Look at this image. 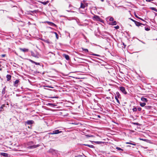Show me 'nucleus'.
I'll return each mask as SVG.
<instances>
[{
  "label": "nucleus",
  "mask_w": 157,
  "mask_h": 157,
  "mask_svg": "<svg viewBox=\"0 0 157 157\" xmlns=\"http://www.w3.org/2000/svg\"><path fill=\"white\" fill-rule=\"evenodd\" d=\"M11 76L9 75H7L6 76V77L7 78V81H9L10 79L11 78Z\"/></svg>",
  "instance_id": "16"
},
{
  "label": "nucleus",
  "mask_w": 157,
  "mask_h": 157,
  "mask_svg": "<svg viewBox=\"0 0 157 157\" xmlns=\"http://www.w3.org/2000/svg\"><path fill=\"white\" fill-rule=\"evenodd\" d=\"M29 61H30L32 63H34L36 65H40V63L36 62L35 61H33V60H32L31 59H29Z\"/></svg>",
  "instance_id": "10"
},
{
  "label": "nucleus",
  "mask_w": 157,
  "mask_h": 157,
  "mask_svg": "<svg viewBox=\"0 0 157 157\" xmlns=\"http://www.w3.org/2000/svg\"><path fill=\"white\" fill-rule=\"evenodd\" d=\"M90 53H91L90 54L89 53V54H90V55L94 56V53L92 52H90Z\"/></svg>",
  "instance_id": "41"
},
{
  "label": "nucleus",
  "mask_w": 157,
  "mask_h": 157,
  "mask_svg": "<svg viewBox=\"0 0 157 157\" xmlns=\"http://www.w3.org/2000/svg\"><path fill=\"white\" fill-rule=\"evenodd\" d=\"M120 90L124 94H126L127 93L125 91V88L123 86L119 87Z\"/></svg>",
  "instance_id": "3"
},
{
  "label": "nucleus",
  "mask_w": 157,
  "mask_h": 157,
  "mask_svg": "<svg viewBox=\"0 0 157 157\" xmlns=\"http://www.w3.org/2000/svg\"><path fill=\"white\" fill-rule=\"evenodd\" d=\"M129 19H130L131 21H132L134 22V23L135 22V21H136L134 20L133 19H132V18H129Z\"/></svg>",
  "instance_id": "38"
},
{
  "label": "nucleus",
  "mask_w": 157,
  "mask_h": 157,
  "mask_svg": "<svg viewBox=\"0 0 157 157\" xmlns=\"http://www.w3.org/2000/svg\"><path fill=\"white\" fill-rule=\"evenodd\" d=\"M115 97H116L117 98H121V95L119 92H116V94H115Z\"/></svg>",
  "instance_id": "7"
},
{
  "label": "nucleus",
  "mask_w": 157,
  "mask_h": 157,
  "mask_svg": "<svg viewBox=\"0 0 157 157\" xmlns=\"http://www.w3.org/2000/svg\"><path fill=\"white\" fill-rule=\"evenodd\" d=\"M101 1L102 2H103L104 1V0H101Z\"/></svg>",
  "instance_id": "51"
},
{
  "label": "nucleus",
  "mask_w": 157,
  "mask_h": 157,
  "mask_svg": "<svg viewBox=\"0 0 157 157\" xmlns=\"http://www.w3.org/2000/svg\"><path fill=\"white\" fill-rule=\"evenodd\" d=\"M135 17H137V18H139L140 19V18H139V17H138L137 15H135ZM140 19H141V18H140Z\"/></svg>",
  "instance_id": "45"
},
{
  "label": "nucleus",
  "mask_w": 157,
  "mask_h": 157,
  "mask_svg": "<svg viewBox=\"0 0 157 157\" xmlns=\"http://www.w3.org/2000/svg\"><path fill=\"white\" fill-rule=\"evenodd\" d=\"M134 124V125H139L140 124L138 123H133Z\"/></svg>",
  "instance_id": "36"
},
{
  "label": "nucleus",
  "mask_w": 157,
  "mask_h": 157,
  "mask_svg": "<svg viewBox=\"0 0 157 157\" xmlns=\"http://www.w3.org/2000/svg\"><path fill=\"white\" fill-rule=\"evenodd\" d=\"M141 108L140 107H138L137 109L139 111H140L141 110Z\"/></svg>",
  "instance_id": "35"
},
{
  "label": "nucleus",
  "mask_w": 157,
  "mask_h": 157,
  "mask_svg": "<svg viewBox=\"0 0 157 157\" xmlns=\"http://www.w3.org/2000/svg\"><path fill=\"white\" fill-rule=\"evenodd\" d=\"M150 8L151 10H154L156 12H157V9H156L155 8L151 7Z\"/></svg>",
  "instance_id": "23"
},
{
  "label": "nucleus",
  "mask_w": 157,
  "mask_h": 157,
  "mask_svg": "<svg viewBox=\"0 0 157 157\" xmlns=\"http://www.w3.org/2000/svg\"><path fill=\"white\" fill-rule=\"evenodd\" d=\"M95 143L98 144H101L102 143H103L102 142L100 141H95Z\"/></svg>",
  "instance_id": "28"
},
{
  "label": "nucleus",
  "mask_w": 157,
  "mask_h": 157,
  "mask_svg": "<svg viewBox=\"0 0 157 157\" xmlns=\"http://www.w3.org/2000/svg\"><path fill=\"white\" fill-rule=\"evenodd\" d=\"M137 110V109L136 107L132 109V110H133V112H136V111Z\"/></svg>",
  "instance_id": "31"
},
{
  "label": "nucleus",
  "mask_w": 157,
  "mask_h": 157,
  "mask_svg": "<svg viewBox=\"0 0 157 157\" xmlns=\"http://www.w3.org/2000/svg\"><path fill=\"white\" fill-rule=\"evenodd\" d=\"M145 29L146 31H149L150 29L149 28L146 27H145Z\"/></svg>",
  "instance_id": "32"
},
{
  "label": "nucleus",
  "mask_w": 157,
  "mask_h": 157,
  "mask_svg": "<svg viewBox=\"0 0 157 157\" xmlns=\"http://www.w3.org/2000/svg\"><path fill=\"white\" fill-rule=\"evenodd\" d=\"M48 87H49V88H53V87H52V86H48Z\"/></svg>",
  "instance_id": "47"
},
{
  "label": "nucleus",
  "mask_w": 157,
  "mask_h": 157,
  "mask_svg": "<svg viewBox=\"0 0 157 157\" xmlns=\"http://www.w3.org/2000/svg\"><path fill=\"white\" fill-rule=\"evenodd\" d=\"M83 145L85 146H87L89 147L90 148H94V146L93 145H89V144H83Z\"/></svg>",
  "instance_id": "13"
},
{
  "label": "nucleus",
  "mask_w": 157,
  "mask_h": 157,
  "mask_svg": "<svg viewBox=\"0 0 157 157\" xmlns=\"http://www.w3.org/2000/svg\"><path fill=\"white\" fill-rule=\"evenodd\" d=\"M83 51H84L85 52H89L88 50L87 49H85L83 48H82Z\"/></svg>",
  "instance_id": "22"
},
{
  "label": "nucleus",
  "mask_w": 157,
  "mask_h": 157,
  "mask_svg": "<svg viewBox=\"0 0 157 157\" xmlns=\"http://www.w3.org/2000/svg\"><path fill=\"white\" fill-rule=\"evenodd\" d=\"M30 143H33V142H32V141H31V142H30Z\"/></svg>",
  "instance_id": "54"
},
{
  "label": "nucleus",
  "mask_w": 157,
  "mask_h": 157,
  "mask_svg": "<svg viewBox=\"0 0 157 157\" xmlns=\"http://www.w3.org/2000/svg\"><path fill=\"white\" fill-rule=\"evenodd\" d=\"M1 66V65L0 64V67ZM2 69L1 68H0V71L2 70Z\"/></svg>",
  "instance_id": "49"
},
{
  "label": "nucleus",
  "mask_w": 157,
  "mask_h": 157,
  "mask_svg": "<svg viewBox=\"0 0 157 157\" xmlns=\"http://www.w3.org/2000/svg\"><path fill=\"white\" fill-rule=\"evenodd\" d=\"M109 17V21H111V22H112L113 21H114V19L112 17Z\"/></svg>",
  "instance_id": "24"
},
{
  "label": "nucleus",
  "mask_w": 157,
  "mask_h": 157,
  "mask_svg": "<svg viewBox=\"0 0 157 157\" xmlns=\"http://www.w3.org/2000/svg\"><path fill=\"white\" fill-rule=\"evenodd\" d=\"M31 53L32 56H33V57H35L37 58H39L38 55L37 53H35L34 52L32 51H31Z\"/></svg>",
  "instance_id": "5"
},
{
  "label": "nucleus",
  "mask_w": 157,
  "mask_h": 157,
  "mask_svg": "<svg viewBox=\"0 0 157 157\" xmlns=\"http://www.w3.org/2000/svg\"><path fill=\"white\" fill-rule=\"evenodd\" d=\"M2 56L3 57H4V56H5V55H4V54H3V55H2Z\"/></svg>",
  "instance_id": "46"
},
{
  "label": "nucleus",
  "mask_w": 157,
  "mask_h": 157,
  "mask_svg": "<svg viewBox=\"0 0 157 157\" xmlns=\"http://www.w3.org/2000/svg\"><path fill=\"white\" fill-rule=\"evenodd\" d=\"M154 0H151V1H154Z\"/></svg>",
  "instance_id": "55"
},
{
  "label": "nucleus",
  "mask_w": 157,
  "mask_h": 157,
  "mask_svg": "<svg viewBox=\"0 0 157 157\" xmlns=\"http://www.w3.org/2000/svg\"><path fill=\"white\" fill-rule=\"evenodd\" d=\"M126 144H131V145H136V144L134 143H132L130 142H126Z\"/></svg>",
  "instance_id": "19"
},
{
  "label": "nucleus",
  "mask_w": 157,
  "mask_h": 157,
  "mask_svg": "<svg viewBox=\"0 0 157 157\" xmlns=\"http://www.w3.org/2000/svg\"><path fill=\"white\" fill-rule=\"evenodd\" d=\"M151 106H145V108L146 109H149L151 108Z\"/></svg>",
  "instance_id": "26"
},
{
  "label": "nucleus",
  "mask_w": 157,
  "mask_h": 157,
  "mask_svg": "<svg viewBox=\"0 0 157 157\" xmlns=\"http://www.w3.org/2000/svg\"><path fill=\"white\" fill-rule=\"evenodd\" d=\"M146 1L147 2H150L151 1V0H146Z\"/></svg>",
  "instance_id": "43"
},
{
  "label": "nucleus",
  "mask_w": 157,
  "mask_h": 157,
  "mask_svg": "<svg viewBox=\"0 0 157 157\" xmlns=\"http://www.w3.org/2000/svg\"><path fill=\"white\" fill-rule=\"evenodd\" d=\"M116 149H117L118 150H119V151H123L124 150L119 147H116Z\"/></svg>",
  "instance_id": "25"
},
{
  "label": "nucleus",
  "mask_w": 157,
  "mask_h": 157,
  "mask_svg": "<svg viewBox=\"0 0 157 157\" xmlns=\"http://www.w3.org/2000/svg\"><path fill=\"white\" fill-rule=\"evenodd\" d=\"M39 2L43 5H46L48 4V3L49 2V1H47L46 2H42L40 1H39Z\"/></svg>",
  "instance_id": "12"
},
{
  "label": "nucleus",
  "mask_w": 157,
  "mask_h": 157,
  "mask_svg": "<svg viewBox=\"0 0 157 157\" xmlns=\"http://www.w3.org/2000/svg\"><path fill=\"white\" fill-rule=\"evenodd\" d=\"M98 117H100V116H99H99H98Z\"/></svg>",
  "instance_id": "53"
},
{
  "label": "nucleus",
  "mask_w": 157,
  "mask_h": 157,
  "mask_svg": "<svg viewBox=\"0 0 157 157\" xmlns=\"http://www.w3.org/2000/svg\"><path fill=\"white\" fill-rule=\"evenodd\" d=\"M49 105H53V104H51V103H49V104H48Z\"/></svg>",
  "instance_id": "48"
},
{
  "label": "nucleus",
  "mask_w": 157,
  "mask_h": 157,
  "mask_svg": "<svg viewBox=\"0 0 157 157\" xmlns=\"http://www.w3.org/2000/svg\"><path fill=\"white\" fill-rule=\"evenodd\" d=\"M58 98V97H52V98Z\"/></svg>",
  "instance_id": "42"
},
{
  "label": "nucleus",
  "mask_w": 157,
  "mask_h": 157,
  "mask_svg": "<svg viewBox=\"0 0 157 157\" xmlns=\"http://www.w3.org/2000/svg\"><path fill=\"white\" fill-rule=\"evenodd\" d=\"M6 87H5L2 89V94H3V95H4L5 94V90H6Z\"/></svg>",
  "instance_id": "20"
},
{
  "label": "nucleus",
  "mask_w": 157,
  "mask_h": 157,
  "mask_svg": "<svg viewBox=\"0 0 157 157\" xmlns=\"http://www.w3.org/2000/svg\"><path fill=\"white\" fill-rule=\"evenodd\" d=\"M128 146H129H129H129V145H128Z\"/></svg>",
  "instance_id": "57"
},
{
  "label": "nucleus",
  "mask_w": 157,
  "mask_h": 157,
  "mask_svg": "<svg viewBox=\"0 0 157 157\" xmlns=\"http://www.w3.org/2000/svg\"><path fill=\"white\" fill-rule=\"evenodd\" d=\"M44 41L46 43H47L48 44H49L50 43V42L49 40H44Z\"/></svg>",
  "instance_id": "33"
},
{
  "label": "nucleus",
  "mask_w": 157,
  "mask_h": 157,
  "mask_svg": "<svg viewBox=\"0 0 157 157\" xmlns=\"http://www.w3.org/2000/svg\"><path fill=\"white\" fill-rule=\"evenodd\" d=\"M135 23L136 24V25L138 26H140L141 25L143 24H142L139 22H137L136 21L135 22Z\"/></svg>",
  "instance_id": "14"
},
{
  "label": "nucleus",
  "mask_w": 157,
  "mask_h": 157,
  "mask_svg": "<svg viewBox=\"0 0 157 157\" xmlns=\"http://www.w3.org/2000/svg\"><path fill=\"white\" fill-rule=\"evenodd\" d=\"M140 140H143V141H146L147 140L146 139H141V138H140Z\"/></svg>",
  "instance_id": "39"
},
{
  "label": "nucleus",
  "mask_w": 157,
  "mask_h": 157,
  "mask_svg": "<svg viewBox=\"0 0 157 157\" xmlns=\"http://www.w3.org/2000/svg\"><path fill=\"white\" fill-rule=\"evenodd\" d=\"M82 156L81 155H79L75 156V157H78L79 156Z\"/></svg>",
  "instance_id": "44"
},
{
  "label": "nucleus",
  "mask_w": 157,
  "mask_h": 157,
  "mask_svg": "<svg viewBox=\"0 0 157 157\" xmlns=\"http://www.w3.org/2000/svg\"><path fill=\"white\" fill-rule=\"evenodd\" d=\"M34 123V122L33 120H28L25 122V124L28 125H31Z\"/></svg>",
  "instance_id": "4"
},
{
  "label": "nucleus",
  "mask_w": 157,
  "mask_h": 157,
  "mask_svg": "<svg viewBox=\"0 0 157 157\" xmlns=\"http://www.w3.org/2000/svg\"><path fill=\"white\" fill-rule=\"evenodd\" d=\"M62 131H60L59 130H56L53 131L52 132L49 133V134H56L62 132Z\"/></svg>",
  "instance_id": "2"
},
{
  "label": "nucleus",
  "mask_w": 157,
  "mask_h": 157,
  "mask_svg": "<svg viewBox=\"0 0 157 157\" xmlns=\"http://www.w3.org/2000/svg\"><path fill=\"white\" fill-rule=\"evenodd\" d=\"M142 42L144 44H145V43H144V42Z\"/></svg>",
  "instance_id": "52"
},
{
  "label": "nucleus",
  "mask_w": 157,
  "mask_h": 157,
  "mask_svg": "<svg viewBox=\"0 0 157 157\" xmlns=\"http://www.w3.org/2000/svg\"><path fill=\"white\" fill-rule=\"evenodd\" d=\"M86 9L87 7L86 4L81 2L80 7L79 8V12L81 13H84L86 12Z\"/></svg>",
  "instance_id": "1"
},
{
  "label": "nucleus",
  "mask_w": 157,
  "mask_h": 157,
  "mask_svg": "<svg viewBox=\"0 0 157 157\" xmlns=\"http://www.w3.org/2000/svg\"><path fill=\"white\" fill-rule=\"evenodd\" d=\"M39 145H32V146H30V148H36V147H39Z\"/></svg>",
  "instance_id": "18"
},
{
  "label": "nucleus",
  "mask_w": 157,
  "mask_h": 157,
  "mask_svg": "<svg viewBox=\"0 0 157 157\" xmlns=\"http://www.w3.org/2000/svg\"><path fill=\"white\" fill-rule=\"evenodd\" d=\"M118 98H117L116 97H115V98L116 100H117V102L119 104H120V102L119 100L118 99Z\"/></svg>",
  "instance_id": "27"
},
{
  "label": "nucleus",
  "mask_w": 157,
  "mask_h": 157,
  "mask_svg": "<svg viewBox=\"0 0 157 157\" xmlns=\"http://www.w3.org/2000/svg\"><path fill=\"white\" fill-rule=\"evenodd\" d=\"M117 24V22L116 21H114L112 22H110L109 24L112 25H116Z\"/></svg>",
  "instance_id": "11"
},
{
  "label": "nucleus",
  "mask_w": 157,
  "mask_h": 157,
  "mask_svg": "<svg viewBox=\"0 0 157 157\" xmlns=\"http://www.w3.org/2000/svg\"><path fill=\"white\" fill-rule=\"evenodd\" d=\"M106 98H107V99H109V98H110V97H107Z\"/></svg>",
  "instance_id": "50"
},
{
  "label": "nucleus",
  "mask_w": 157,
  "mask_h": 157,
  "mask_svg": "<svg viewBox=\"0 0 157 157\" xmlns=\"http://www.w3.org/2000/svg\"><path fill=\"white\" fill-rule=\"evenodd\" d=\"M49 24L51 26H53L54 25H56L54 23L51 22H49Z\"/></svg>",
  "instance_id": "29"
},
{
  "label": "nucleus",
  "mask_w": 157,
  "mask_h": 157,
  "mask_svg": "<svg viewBox=\"0 0 157 157\" xmlns=\"http://www.w3.org/2000/svg\"><path fill=\"white\" fill-rule=\"evenodd\" d=\"M3 106H4V105H2L0 108V109H3Z\"/></svg>",
  "instance_id": "40"
},
{
  "label": "nucleus",
  "mask_w": 157,
  "mask_h": 157,
  "mask_svg": "<svg viewBox=\"0 0 157 157\" xmlns=\"http://www.w3.org/2000/svg\"><path fill=\"white\" fill-rule=\"evenodd\" d=\"M1 155L4 157H7L8 156V154L5 153H1Z\"/></svg>",
  "instance_id": "17"
},
{
  "label": "nucleus",
  "mask_w": 157,
  "mask_h": 157,
  "mask_svg": "<svg viewBox=\"0 0 157 157\" xmlns=\"http://www.w3.org/2000/svg\"><path fill=\"white\" fill-rule=\"evenodd\" d=\"M141 100L142 101L144 102H147L148 101L147 98L144 97H142L141 98Z\"/></svg>",
  "instance_id": "15"
},
{
  "label": "nucleus",
  "mask_w": 157,
  "mask_h": 157,
  "mask_svg": "<svg viewBox=\"0 0 157 157\" xmlns=\"http://www.w3.org/2000/svg\"><path fill=\"white\" fill-rule=\"evenodd\" d=\"M146 104L145 102L140 103V105L141 107H144V106H145V105H146Z\"/></svg>",
  "instance_id": "21"
},
{
  "label": "nucleus",
  "mask_w": 157,
  "mask_h": 157,
  "mask_svg": "<svg viewBox=\"0 0 157 157\" xmlns=\"http://www.w3.org/2000/svg\"><path fill=\"white\" fill-rule=\"evenodd\" d=\"M67 11H68V12H69V11H68V10H67Z\"/></svg>",
  "instance_id": "56"
},
{
  "label": "nucleus",
  "mask_w": 157,
  "mask_h": 157,
  "mask_svg": "<svg viewBox=\"0 0 157 157\" xmlns=\"http://www.w3.org/2000/svg\"><path fill=\"white\" fill-rule=\"evenodd\" d=\"M54 33L55 34L56 38L57 39H58V35L56 32H54Z\"/></svg>",
  "instance_id": "30"
},
{
  "label": "nucleus",
  "mask_w": 157,
  "mask_h": 157,
  "mask_svg": "<svg viewBox=\"0 0 157 157\" xmlns=\"http://www.w3.org/2000/svg\"><path fill=\"white\" fill-rule=\"evenodd\" d=\"M20 50L21 51H22L24 52H27L29 50L27 48H20Z\"/></svg>",
  "instance_id": "9"
},
{
  "label": "nucleus",
  "mask_w": 157,
  "mask_h": 157,
  "mask_svg": "<svg viewBox=\"0 0 157 157\" xmlns=\"http://www.w3.org/2000/svg\"><path fill=\"white\" fill-rule=\"evenodd\" d=\"M116 29H118L119 28V26L118 25L114 27Z\"/></svg>",
  "instance_id": "34"
},
{
  "label": "nucleus",
  "mask_w": 157,
  "mask_h": 157,
  "mask_svg": "<svg viewBox=\"0 0 157 157\" xmlns=\"http://www.w3.org/2000/svg\"><path fill=\"white\" fill-rule=\"evenodd\" d=\"M19 81L18 80H16L14 82V86L17 87L18 86L17 84L19 82Z\"/></svg>",
  "instance_id": "8"
},
{
  "label": "nucleus",
  "mask_w": 157,
  "mask_h": 157,
  "mask_svg": "<svg viewBox=\"0 0 157 157\" xmlns=\"http://www.w3.org/2000/svg\"><path fill=\"white\" fill-rule=\"evenodd\" d=\"M63 57H64V58L67 60H69L70 57L68 55H66V54H63Z\"/></svg>",
  "instance_id": "6"
},
{
  "label": "nucleus",
  "mask_w": 157,
  "mask_h": 157,
  "mask_svg": "<svg viewBox=\"0 0 157 157\" xmlns=\"http://www.w3.org/2000/svg\"><path fill=\"white\" fill-rule=\"evenodd\" d=\"M94 56H99V57H100L101 56L100 55H99L97 54H94Z\"/></svg>",
  "instance_id": "37"
}]
</instances>
